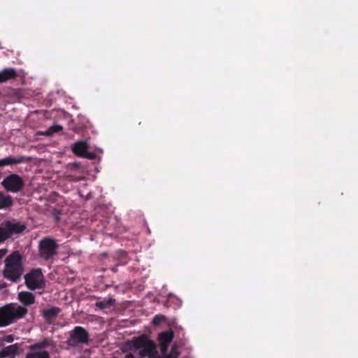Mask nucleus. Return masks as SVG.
<instances>
[{"instance_id":"nucleus-27","label":"nucleus","mask_w":358,"mask_h":358,"mask_svg":"<svg viewBox=\"0 0 358 358\" xmlns=\"http://www.w3.org/2000/svg\"><path fill=\"white\" fill-rule=\"evenodd\" d=\"M13 340H14L13 337H11V336L6 337V339H5V341L7 342H13Z\"/></svg>"},{"instance_id":"nucleus-17","label":"nucleus","mask_w":358,"mask_h":358,"mask_svg":"<svg viewBox=\"0 0 358 358\" xmlns=\"http://www.w3.org/2000/svg\"><path fill=\"white\" fill-rule=\"evenodd\" d=\"M13 201L10 195H6L0 192V209L8 208L13 206Z\"/></svg>"},{"instance_id":"nucleus-3","label":"nucleus","mask_w":358,"mask_h":358,"mask_svg":"<svg viewBox=\"0 0 358 358\" xmlns=\"http://www.w3.org/2000/svg\"><path fill=\"white\" fill-rule=\"evenodd\" d=\"M59 245L51 236L42 238L38 245V257L44 261L52 260L58 254Z\"/></svg>"},{"instance_id":"nucleus-24","label":"nucleus","mask_w":358,"mask_h":358,"mask_svg":"<svg viewBox=\"0 0 358 358\" xmlns=\"http://www.w3.org/2000/svg\"><path fill=\"white\" fill-rule=\"evenodd\" d=\"M49 344V341L45 340L43 342L37 343L30 346L31 350L43 349L45 348Z\"/></svg>"},{"instance_id":"nucleus-23","label":"nucleus","mask_w":358,"mask_h":358,"mask_svg":"<svg viewBox=\"0 0 358 358\" xmlns=\"http://www.w3.org/2000/svg\"><path fill=\"white\" fill-rule=\"evenodd\" d=\"M70 336H88V334L83 327L77 326L71 332Z\"/></svg>"},{"instance_id":"nucleus-16","label":"nucleus","mask_w":358,"mask_h":358,"mask_svg":"<svg viewBox=\"0 0 358 358\" xmlns=\"http://www.w3.org/2000/svg\"><path fill=\"white\" fill-rule=\"evenodd\" d=\"M183 345L182 342L176 343L172 344L171 350L168 352V349L166 350V356L168 358H178L180 355V349Z\"/></svg>"},{"instance_id":"nucleus-7","label":"nucleus","mask_w":358,"mask_h":358,"mask_svg":"<svg viewBox=\"0 0 358 358\" xmlns=\"http://www.w3.org/2000/svg\"><path fill=\"white\" fill-rule=\"evenodd\" d=\"M88 144L83 141H80L74 143L72 150L73 152L80 157L88 159H94L96 158V154L92 152H88Z\"/></svg>"},{"instance_id":"nucleus-4","label":"nucleus","mask_w":358,"mask_h":358,"mask_svg":"<svg viewBox=\"0 0 358 358\" xmlns=\"http://www.w3.org/2000/svg\"><path fill=\"white\" fill-rule=\"evenodd\" d=\"M149 338L134 337V348L138 350V354L141 357H153L157 353L156 345Z\"/></svg>"},{"instance_id":"nucleus-10","label":"nucleus","mask_w":358,"mask_h":358,"mask_svg":"<svg viewBox=\"0 0 358 358\" xmlns=\"http://www.w3.org/2000/svg\"><path fill=\"white\" fill-rule=\"evenodd\" d=\"M19 301L25 306H29L35 303V296L29 292H20L18 293Z\"/></svg>"},{"instance_id":"nucleus-8","label":"nucleus","mask_w":358,"mask_h":358,"mask_svg":"<svg viewBox=\"0 0 358 358\" xmlns=\"http://www.w3.org/2000/svg\"><path fill=\"white\" fill-rule=\"evenodd\" d=\"M2 226L8 236V238L14 234H20L26 229L25 225L10 221L5 222Z\"/></svg>"},{"instance_id":"nucleus-2","label":"nucleus","mask_w":358,"mask_h":358,"mask_svg":"<svg viewBox=\"0 0 358 358\" xmlns=\"http://www.w3.org/2000/svg\"><path fill=\"white\" fill-rule=\"evenodd\" d=\"M27 308L15 303L0 307V327L8 326L22 318L27 313Z\"/></svg>"},{"instance_id":"nucleus-12","label":"nucleus","mask_w":358,"mask_h":358,"mask_svg":"<svg viewBox=\"0 0 358 358\" xmlns=\"http://www.w3.org/2000/svg\"><path fill=\"white\" fill-rule=\"evenodd\" d=\"M18 352L17 344L3 348L0 352V358H14Z\"/></svg>"},{"instance_id":"nucleus-18","label":"nucleus","mask_w":358,"mask_h":358,"mask_svg":"<svg viewBox=\"0 0 358 358\" xmlns=\"http://www.w3.org/2000/svg\"><path fill=\"white\" fill-rule=\"evenodd\" d=\"M152 323L155 327L161 326L162 328H165L167 327L169 321L164 315L158 314L154 317Z\"/></svg>"},{"instance_id":"nucleus-15","label":"nucleus","mask_w":358,"mask_h":358,"mask_svg":"<svg viewBox=\"0 0 358 358\" xmlns=\"http://www.w3.org/2000/svg\"><path fill=\"white\" fill-rule=\"evenodd\" d=\"M25 161V157L20 156L18 157H8L0 159V167L23 163Z\"/></svg>"},{"instance_id":"nucleus-32","label":"nucleus","mask_w":358,"mask_h":358,"mask_svg":"<svg viewBox=\"0 0 358 358\" xmlns=\"http://www.w3.org/2000/svg\"><path fill=\"white\" fill-rule=\"evenodd\" d=\"M72 180H76V181H78V179H72Z\"/></svg>"},{"instance_id":"nucleus-6","label":"nucleus","mask_w":358,"mask_h":358,"mask_svg":"<svg viewBox=\"0 0 358 358\" xmlns=\"http://www.w3.org/2000/svg\"><path fill=\"white\" fill-rule=\"evenodd\" d=\"M1 185L7 191L16 193L23 189L24 182L19 175L13 173L6 176L2 181Z\"/></svg>"},{"instance_id":"nucleus-20","label":"nucleus","mask_w":358,"mask_h":358,"mask_svg":"<svg viewBox=\"0 0 358 358\" xmlns=\"http://www.w3.org/2000/svg\"><path fill=\"white\" fill-rule=\"evenodd\" d=\"M89 337H69L68 343L71 346H77L79 343H87Z\"/></svg>"},{"instance_id":"nucleus-28","label":"nucleus","mask_w":358,"mask_h":358,"mask_svg":"<svg viewBox=\"0 0 358 358\" xmlns=\"http://www.w3.org/2000/svg\"><path fill=\"white\" fill-rule=\"evenodd\" d=\"M126 358H135L132 354H128L126 355Z\"/></svg>"},{"instance_id":"nucleus-21","label":"nucleus","mask_w":358,"mask_h":358,"mask_svg":"<svg viewBox=\"0 0 358 358\" xmlns=\"http://www.w3.org/2000/svg\"><path fill=\"white\" fill-rule=\"evenodd\" d=\"M25 358H50V357L49 352L44 350L36 352H29L27 354Z\"/></svg>"},{"instance_id":"nucleus-30","label":"nucleus","mask_w":358,"mask_h":358,"mask_svg":"<svg viewBox=\"0 0 358 358\" xmlns=\"http://www.w3.org/2000/svg\"><path fill=\"white\" fill-rule=\"evenodd\" d=\"M73 166L75 167V168H78L79 166L78 164V163H74L73 164Z\"/></svg>"},{"instance_id":"nucleus-13","label":"nucleus","mask_w":358,"mask_h":358,"mask_svg":"<svg viewBox=\"0 0 358 358\" xmlns=\"http://www.w3.org/2000/svg\"><path fill=\"white\" fill-rule=\"evenodd\" d=\"M159 341V348L162 357H157L156 358H168L166 350L169 349L173 337H158Z\"/></svg>"},{"instance_id":"nucleus-26","label":"nucleus","mask_w":358,"mask_h":358,"mask_svg":"<svg viewBox=\"0 0 358 358\" xmlns=\"http://www.w3.org/2000/svg\"><path fill=\"white\" fill-rule=\"evenodd\" d=\"M8 250L7 249H0V259L3 258L6 254L7 253Z\"/></svg>"},{"instance_id":"nucleus-19","label":"nucleus","mask_w":358,"mask_h":358,"mask_svg":"<svg viewBox=\"0 0 358 358\" xmlns=\"http://www.w3.org/2000/svg\"><path fill=\"white\" fill-rule=\"evenodd\" d=\"M115 300L113 298L105 299L102 301H96L95 306L100 309H106L114 306Z\"/></svg>"},{"instance_id":"nucleus-33","label":"nucleus","mask_w":358,"mask_h":358,"mask_svg":"<svg viewBox=\"0 0 358 358\" xmlns=\"http://www.w3.org/2000/svg\"><path fill=\"white\" fill-rule=\"evenodd\" d=\"M141 336H147V335H146V334H141Z\"/></svg>"},{"instance_id":"nucleus-25","label":"nucleus","mask_w":358,"mask_h":358,"mask_svg":"<svg viewBox=\"0 0 358 358\" xmlns=\"http://www.w3.org/2000/svg\"><path fill=\"white\" fill-rule=\"evenodd\" d=\"M8 238V236L6 234L3 227H0V243L4 242Z\"/></svg>"},{"instance_id":"nucleus-11","label":"nucleus","mask_w":358,"mask_h":358,"mask_svg":"<svg viewBox=\"0 0 358 358\" xmlns=\"http://www.w3.org/2000/svg\"><path fill=\"white\" fill-rule=\"evenodd\" d=\"M17 76V71L13 68H6L0 71V83L7 82L11 79H15Z\"/></svg>"},{"instance_id":"nucleus-29","label":"nucleus","mask_w":358,"mask_h":358,"mask_svg":"<svg viewBox=\"0 0 358 358\" xmlns=\"http://www.w3.org/2000/svg\"><path fill=\"white\" fill-rule=\"evenodd\" d=\"M120 254H121V257H124V256L127 255V253L125 252H124V251H121Z\"/></svg>"},{"instance_id":"nucleus-14","label":"nucleus","mask_w":358,"mask_h":358,"mask_svg":"<svg viewBox=\"0 0 358 358\" xmlns=\"http://www.w3.org/2000/svg\"><path fill=\"white\" fill-rule=\"evenodd\" d=\"M59 311L60 309L59 308L52 307L50 308L44 310L43 311V316L47 322L51 323L54 320L56 319Z\"/></svg>"},{"instance_id":"nucleus-5","label":"nucleus","mask_w":358,"mask_h":358,"mask_svg":"<svg viewBox=\"0 0 358 358\" xmlns=\"http://www.w3.org/2000/svg\"><path fill=\"white\" fill-rule=\"evenodd\" d=\"M24 283L27 288L31 290L43 288L45 283L41 269H31L24 275Z\"/></svg>"},{"instance_id":"nucleus-31","label":"nucleus","mask_w":358,"mask_h":358,"mask_svg":"<svg viewBox=\"0 0 358 358\" xmlns=\"http://www.w3.org/2000/svg\"><path fill=\"white\" fill-rule=\"evenodd\" d=\"M117 267H113V268H112V271H114V272H116V271H117Z\"/></svg>"},{"instance_id":"nucleus-22","label":"nucleus","mask_w":358,"mask_h":358,"mask_svg":"<svg viewBox=\"0 0 358 358\" xmlns=\"http://www.w3.org/2000/svg\"><path fill=\"white\" fill-rule=\"evenodd\" d=\"M63 129V127L58 124H54L50 127L44 133L46 136H52L55 133H58Z\"/></svg>"},{"instance_id":"nucleus-1","label":"nucleus","mask_w":358,"mask_h":358,"mask_svg":"<svg viewBox=\"0 0 358 358\" xmlns=\"http://www.w3.org/2000/svg\"><path fill=\"white\" fill-rule=\"evenodd\" d=\"M23 271L22 255L19 251L13 252L5 259L3 277L11 282H16L20 280Z\"/></svg>"},{"instance_id":"nucleus-9","label":"nucleus","mask_w":358,"mask_h":358,"mask_svg":"<svg viewBox=\"0 0 358 358\" xmlns=\"http://www.w3.org/2000/svg\"><path fill=\"white\" fill-rule=\"evenodd\" d=\"M167 327H169V330L162 331L157 336H174L175 334H184L183 328L175 320L169 322Z\"/></svg>"}]
</instances>
